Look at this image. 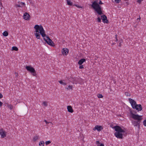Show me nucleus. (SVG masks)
Instances as JSON below:
<instances>
[{"label":"nucleus","instance_id":"obj_1","mask_svg":"<svg viewBox=\"0 0 146 146\" xmlns=\"http://www.w3.org/2000/svg\"><path fill=\"white\" fill-rule=\"evenodd\" d=\"M129 111L130 112L131 117L135 120L132 121L133 124L135 126H137L138 128L139 129L140 127V124L142 119V116L134 114L133 113L134 112H133L131 109H129Z\"/></svg>","mask_w":146,"mask_h":146},{"label":"nucleus","instance_id":"obj_2","mask_svg":"<svg viewBox=\"0 0 146 146\" xmlns=\"http://www.w3.org/2000/svg\"><path fill=\"white\" fill-rule=\"evenodd\" d=\"M103 4L101 0H100L99 3H97V1H95L92 2V4L91 5L92 7L99 15H101L103 14L102 11V8L100 5Z\"/></svg>","mask_w":146,"mask_h":146},{"label":"nucleus","instance_id":"obj_3","mask_svg":"<svg viewBox=\"0 0 146 146\" xmlns=\"http://www.w3.org/2000/svg\"><path fill=\"white\" fill-rule=\"evenodd\" d=\"M113 128L116 131L114 133L115 136L118 139H122L123 138V134L121 133L125 132V131L120 127L118 125L113 127Z\"/></svg>","mask_w":146,"mask_h":146},{"label":"nucleus","instance_id":"obj_4","mask_svg":"<svg viewBox=\"0 0 146 146\" xmlns=\"http://www.w3.org/2000/svg\"><path fill=\"white\" fill-rule=\"evenodd\" d=\"M34 28L36 32H38V31H39V33L41 34V36L44 38V37H46L47 40H49L50 39L48 36H47L45 34V32L42 26L40 25V26L38 25H35Z\"/></svg>","mask_w":146,"mask_h":146},{"label":"nucleus","instance_id":"obj_5","mask_svg":"<svg viewBox=\"0 0 146 146\" xmlns=\"http://www.w3.org/2000/svg\"><path fill=\"white\" fill-rule=\"evenodd\" d=\"M129 100L133 109H136L138 111L142 110V107L141 104H137L136 102L131 98H129Z\"/></svg>","mask_w":146,"mask_h":146},{"label":"nucleus","instance_id":"obj_6","mask_svg":"<svg viewBox=\"0 0 146 146\" xmlns=\"http://www.w3.org/2000/svg\"><path fill=\"white\" fill-rule=\"evenodd\" d=\"M26 69L28 70L32 74V75L33 76H36V74L35 69L30 66H27L26 67Z\"/></svg>","mask_w":146,"mask_h":146},{"label":"nucleus","instance_id":"obj_7","mask_svg":"<svg viewBox=\"0 0 146 146\" xmlns=\"http://www.w3.org/2000/svg\"><path fill=\"white\" fill-rule=\"evenodd\" d=\"M6 132L3 131V129L0 130V135L2 138H4L6 136Z\"/></svg>","mask_w":146,"mask_h":146},{"label":"nucleus","instance_id":"obj_8","mask_svg":"<svg viewBox=\"0 0 146 146\" xmlns=\"http://www.w3.org/2000/svg\"><path fill=\"white\" fill-rule=\"evenodd\" d=\"M67 79L70 81L72 82L73 84H77L78 83L75 78H68Z\"/></svg>","mask_w":146,"mask_h":146},{"label":"nucleus","instance_id":"obj_9","mask_svg":"<svg viewBox=\"0 0 146 146\" xmlns=\"http://www.w3.org/2000/svg\"><path fill=\"white\" fill-rule=\"evenodd\" d=\"M101 19L104 23H108V21L107 20V17L105 15H103L101 16Z\"/></svg>","mask_w":146,"mask_h":146},{"label":"nucleus","instance_id":"obj_10","mask_svg":"<svg viewBox=\"0 0 146 146\" xmlns=\"http://www.w3.org/2000/svg\"><path fill=\"white\" fill-rule=\"evenodd\" d=\"M69 50L67 48H64L62 50V54L64 55H66L68 53Z\"/></svg>","mask_w":146,"mask_h":146},{"label":"nucleus","instance_id":"obj_11","mask_svg":"<svg viewBox=\"0 0 146 146\" xmlns=\"http://www.w3.org/2000/svg\"><path fill=\"white\" fill-rule=\"evenodd\" d=\"M103 128L102 126H99L97 125L95 126V127L94 128L93 130L95 131L97 130L98 131H100L102 130Z\"/></svg>","mask_w":146,"mask_h":146},{"label":"nucleus","instance_id":"obj_12","mask_svg":"<svg viewBox=\"0 0 146 146\" xmlns=\"http://www.w3.org/2000/svg\"><path fill=\"white\" fill-rule=\"evenodd\" d=\"M30 15L27 13H25L23 15L24 19L26 20H29L30 19Z\"/></svg>","mask_w":146,"mask_h":146},{"label":"nucleus","instance_id":"obj_13","mask_svg":"<svg viewBox=\"0 0 146 146\" xmlns=\"http://www.w3.org/2000/svg\"><path fill=\"white\" fill-rule=\"evenodd\" d=\"M44 39L48 44L50 46H52V43H53V42L51 39H49V40H47L45 38H44Z\"/></svg>","mask_w":146,"mask_h":146},{"label":"nucleus","instance_id":"obj_14","mask_svg":"<svg viewBox=\"0 0 146 146\" xmlns=\"http://www.w3.org/2000/svg\"><path fill=\"white\" fill-rule=\"evenodd\" d=\"M67 109L68 111L69 112L72 113L74 112V110L72 106H68L67 107Z\"/></svg>","mask_w":146,"mask_h":146},{"label":"nucleus","instance_id":"obj_15","mask_svg":"<svg viewBox=\"0 0 146 146\" xmlns=\"http://www.w3.org/2000/svg\"><path fill=\"white\" fill-rule=\"evenodd\" d=\"M86 61V59L84 58L81 59L79 60L78 62V64L80 65H82L84 62Z\"/></svg>","mask_w":146,"mask_h":146},{"label":"nucleus","instance_id":"obj_16","mask_svg":"<svg viewBox=\"0 0 146 146\" xmlns=\"http://www.w3.org/2000/svg\"><path fill=\"white\" fill-rule=\"evenodd\" d=\"M36 33H35V36H36V38L37 39H39L40 38V35H41L40 33V34H39V32H36Z\"/></svg>","mask_w":146,"mask_h":146},{"label":"nucleus","instance_id":"obj_17","mask_svg":"<svg viewBox=\"0 0 146 146\" xmlns=\"http://www.w3.org/2000/svg\"><path fill=\"white\" fill-rule=\"evenodd\" d=\"M58 82L61 84H62L64 85H66V83L65 82V80H64L58 81Z\"/></svg>","mask_w":146,"mask_h":146},{"label":"nucleus","instance_id":"obj_18","mask_svg":"<svg viewBox=\"0 0 146 146\" xmlns=\"http://www.w3.org/2000/svg\"><path fill=\"white\" fill-rule=\"evenodd\" d=\"M67 1V4L68 5L71 6L73 5L72 2H71L69 0H66Z\"/></svg>","mask_w":146,"mask_h":146},{"label":"nucleus","instance_id":"obj_19","mask_svg":"<svg viewBox=\"0 0 146 146\" xmlns=\"http://www.w3.org/2000/svg\"><path fill=\"white\" fill-rule=\"evenodd\" d=\"M73 86H72L69 85L68 87H66L65 88L67 90H72Z\"/></svg>","mask_w":146,"mask_h":146},{"label":"nucleus","instance_id":"obj_20","mask_svg":"<svg viewBox=\"0 0 146 146\" xmlns=\"http://www.w3.org/2000/svg\"><path fill=\"white\" fill-rule=\"evenodd\" d=\"M3 35L5 36H7L8 35V33L6 31H5L3 33Z\"/></svg>","mask_w":146,"mask_h":146},{"label":"nucleus","instance_id":"obj_21","mask_svg":"<svg viewBox=\"0 0 146 146\" xmlns=\"http://www.w3.org/2000/svg\"><path fill=\"white\" fill-rule=\"evenodd\" d=\"M39 136L38 135H36L33 138V140L34 141H36L38 139Z\"/></svg>","mask_w":146,"mask_h":146},{"label":"nucleus","instance_id":"obj_22","mask_svg":"<svg viewBox=\"0 0 146 146\" xmlns=\"http://www.w3.org/2000/svg\"><path fill=\"white\" fill-rule=\"evenodd\" d=\"M18 48L16 46H13L12 47V50H13L17 51L18 50Z\"/></svg>","mask_w":146,"mask_h":146},{"label":"nucleus","instance_id":"obj_23","mask_svg":"<svg viewBox=\"0 0 146 146\" xmlns=\"http://www.w3.org/2000/svg\"><path fill=\"white\" fill-rule=\"evenodd\" d=\"M112 1L113 3H119L121 1V0H111Z\"/></svg>","mask_w":146,"mask_h":146},{"label":"nucleus","instance_id":"obj_24","mask_svg":"<svg viewBox=\"0 0 146 146\" xmlns=\"http://www.w3.org/2000/svg\"><path fill=\"white\" fill-rule=\"evenodd\" d=\"M44 143L43 141H40L39 143L40 146H44Z\"/></svg>","mask_w":146,"mask_h":146},{"label":"nucleus","instance_id":"obj_25","mask_svg":"<svg viewBox=\"0 0 146 146\" xmlns=\"http://www.w3.org/2000/svg\"><path fill=\"white\" fill-rule=\"evenodd\" d=\"M98 97L99 98H102L103 97V95L100 94H98L97 95Z\"/></svg>","mask_w":146,"mask_h":146},{"label":"nucleus","instance_id":"obj_26","mask_svg":"<svg viewBox=\"0 0 146 146\" xmlns=\"http://www.w3.org/2000/svg\"><path fill=\"white\" fill-rule=\"evenodd\" d=\"M43 104L44 106L46 107L47 106V102L45 101H44L43 102Z\"/></svg>","mask_w":146,"mask_h":146},{"label":"nucleus","instance_id":"obj_27","mask_svg":"<svg viewBox=\"0 0 146 146\" xmlns=\"http://www.w3.org/2000/svg\"><path fill=\"white\" fill-rule=\"evenodd\" d=\"M8 108L10 109L11 110H12L13 109V106L11 105H9L8 106Z\"/></svg>","mask_w":146,"mask_h":146},{"label":"nucleus","instance_id":"obj_28","mask_svg":"<svg viewBox=\"0 0 146 146\" xmlns=\"http://www.w3.org/2000/svg\"><path fill=\"white\" fill-rule=\"evenodd\" d=\"M125 95L126 96H130V94L128 92H125Z\"/></svg>","mask_w":146,"mask_h":146},{"label":"nucleus","instance_id":"obj_29","mask_svg":"<svg viewBox=\"0 0 146 146\" xmlns=\"http://www.w3.org/2000/svg\"><path fill=\"white\" fill-rule=\"evenodd\" d=\"M51 143V141H46L45 142V144L46 145H48Z\"/></svg>","mask_w":146,"mask_h":146},{"label":"nucleus","instance_id":"obj_30","mask_svg":"<svg viewBox=\"0 0 146 146\" xmlns=\"http://www.w3.org/2000/svg\"><path fill=\"white\" fill-rule=\"evenodd\" d=\"M97 21L98 22H100L101 21V19L100 17H98L97 18Z\"/></svg>","mask_w":146,"mask_h":146},{"label":"nucleus","instance_id":"obj_31","mask_svg":"<svg viewBox=\"0 0 146 146\" xmlns=\"http://www.w3.org/2000/svg\"><path fill=\"white\" fill-rule=\"evenodd\" d=\"M115 41H117L118 40L117 38V35L116 34H115Z\"/></svg>","mask_w":146,"mask_h":146},{"label":"nucleus","instance_id":"obj_32","mask_svg":"<svg viewBox=\"0 0 146 146\" xmlns=\"http://www.w3.org/2000/svg\"><path fill=\"white\" fill-rule=\"evenodd\" d=\"M74 6H75L77 7L78 8H82V7H81V6H79V5H76V4H74Z\"/></svg>","mask_w":146,"mask_h":146},{"label":"nucleus","instance_id":"obj_33","mask_svg":"<svg viewBox=\"0 0 146 146\" xmlns=\"http://www.w3.org/2000/svg\"><path fill=\"white\" fill-rule=\"evenodd\" d=\"M143 125L146 126V119L145 120L143 121Z\"/></svg>","mask_w":146,"mask_h":146},{"label":"nucleus","instance_id":"obj_34","mask_svg":"<svg viewBox=\"0 0 146 146\" xmlns=\"http://www.w3.org/2000/svg\"><path fill=\"white\" fill-rule=\"evenodd\" d=\"M96 144H97V146H98V145H100L101 144L100 141H96Z\"/></svg>","mask_w":146,"mask_h":146},{"label":"nucleus","instance_id":"obj_35","mask_svg":"<svg viewBox=\"0 0 146 146\" xmlns=\"http://www.w3.org/2000/svg\"><path fill=\"white\" fill-rule=\"evenodd\" d=\"M15 6L16 7H21V5L20 4H16Z\"/></svg>","mask_w":146,"mask_h":146},{"label":"nucleus","instance_id":"obj_36","mask_svg":"<svg viewBox=\"0 0 146 146\" xmlns=\"http://www.w3.org/2000/svg\"><path fill=\"white\" fill-rule=\"evenodd\" d=\"M44 121H45V123H46V124H49V123H51L52 125V123L51 122H48L46 121V120H44Z\"/></svg>","mask_w":146,"mask_h":146},{"label":"nucleus","instance_id":"obj_37","mask_svg":"<svg viewBox=\"0 0 146 146\" xmlns=\"http://www.w3.org/2000/svg\"><path fill=\"white\" fill-rule=\"evenodd\" d=\"M119 42H120L119 43V46L120 47L121 46V43L122 42V40H120Z\"/></svg>","mask_w":146,"mask_h":146},{"label":"nucleus","instance_id":"obj_38","mask_svg":"<svg viewBox=\"0 0 146 146\" xmlns=\"http://www.w3.org/2000/svg\"><path fill=\"white\" fill-rule=\"evenodd\" d=\"M79 68H80V69H82V68H84V67H83V65H80L79 66Z\"/></svg>","mask_w":146,"mask_h":146},{"label":"nucleus","instance_id":"obj_39","mask_svg":"<svg viewBox=\"0 0 146 146\" xmlns=\"http://www.w3.org/2000/svg\"><path fill=\"white\" fill-rule=\"evenodd\" d=\"M22 5H25V4L24 3L21 2L20 3Z\"/></svg>","mask_w":146,"mask_h":146},{"label":"nucleus","instance_id":"obj_40","mask_svg":"<svg viewBox=\"0 0 146 146\" xmlns=\"http://www.w3.org/2000/svg\"><path fill=\"white\" fill-rule=\"evenodd\" d=\"M98 146H104V145L103 143H101L100 145H98Z\"/></svg>","mask_w":146,"mask_h":146},{"label":"nucleus","instance_id":"obj_41","mask_svg":"<svg viewBox=\"0 0 146 146\" xmlns=\"http://www.w3.org/2000/svg\"><path fill=\"white\" fill-rule=\"evenodd\" d=\"M3 96L2 94L0 93V99L3 98Z\"/></svg>","mask_w":146,"mask_h":146},{"label":"nucleus","instance_id":"obj_42","mask_svg":"<svg viewBox=\"0 0 146 146\" xmlns=\"http://www.w3.org/2000/svg\"><path fill=\"white\" fill-rule=\"evenodd\" d=\"M15 74H16V76H15L16 77H17L18 76V74L16 72H15Z\"/></svg>","mask_w":146,"mask_h":146},{"label":"nucleus","instance_id":"obj_43","mask_svg":"<svg viewBox=\"0 0 146 146\" xmlns=\"http://www.w3.org/2000/svg\"><path fill=\"white\" fill-rule=\"evenodd\" d=\"M2 104L3 103L1 102H0V107L1 106Z\"/></svg>","mask_w":146,"mask_h":146},{"label":"nucleus","instance_id":"obj_44","mask_svg":"<svg viewBox=\"0 0 146 146\" xmlns=\"http://www.w3.org/2000/svg\"><path fill=\"white\" fill-rule=\"evenodd\" d=\"M1 0H0V5H2V3L1 2Z\"/></svg>","mask_w":146,"mask_h":146},{"label":"nucleus","instance_id":"obj_45","mask_svg":"<svg viewBox=\"0 0 146 146\" xmlns=\"http://www.w3.org/2000/svg\"><path fill=\"white\" fill-rule=\"evenodd\" d=\"M140 19H141V18L140 17H139V18H138L137 19V20H138V19H139V20H140Z\"/></svg>","mask_w":146,"mask_h":146},{"label":"nucleus","instance_id":"obj_46","mask_svg":"<svg viewBox=\"0 0 146 146\" xmlns=\"http://www.w3.org/2000/svg\"><path fill=\"white\" fill-rule=\"evenodd\" d=\"M115 44V43H113L112 44V45H114V44Z\"/></svg>","mask_w":146,"mask_h":146}]
</instances>
